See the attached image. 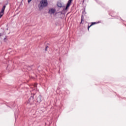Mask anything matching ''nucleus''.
<instances>
[{
    "label": "nucleus",
    "mask_w": 126,
    "mask_h": 126,
    "mask_svg": "<svg viewBox=\"0 0 126 126\" xmlns=\"http://www.w3.org/2000/svg\"><path fill=\"white\" fill-rule=\"evenodd\" d=\"M40 5L39 8L46 7L48 5V1L47 0H42L40 2Z\"/></svg>",
    "instance_id": "obj_1"
},
{
    "label": "nucleus",
    "mask_w": 126,
    "mask_h": 126,
    "mask_svg": "<svg viewBox=\"0 0 126 126\" xmlns=\"http://www.w3.org/2000/svg\"><path fill=\"white\" fill-rule=\"evenodd\" d=\"M5 5H4L2 8L1 11L0 12V18H1L3 14H4V10L5 9Z\"/></svg>",
    "instance_id": "obj_2"
},
{
    "label": "nucleus",
    "mask_w": 126,
    "mask_h": 126,
    "mask_svg": "<svg viewBox=\"0 0 126 126\" xmlns=\"http://www.w3.org/2000/svg\"><path fill=\"white\" fill-rule=\"evenodd\" d=\"M71 1H72V0H68L64 10H67L68 8L70 6V4H71Z\"/></svg>",
    "instance_id": "obj_3"
},
{
    "label": "nucleus",
    "mask_w": 126,
    "mask_h": 126,
    "mask_svg": "<svg viewBox=\"0 0 126 126\" xmlns=\"http://www.w3.org/2000/svg\"><path fill=\"white\" fill-rule=\"evenodd\" d=\"M29 103L31 104L32 105L34 103V100L33 99V97L31 96L29 99Z\"/></svg>",
    "instance_id": "obj_4"
},
{
    "label": "nucleus",
    "mask_w": 126,
    "mask_h": 126,
    "mask_svg": "<svg viewBox=\"0 0 126 126\" xmlns=\"http://www.w3.org/2000/svg\"><path fill=\"white\" fill-rule=\"evenodd\" d=\"M55 12H56V9L54 8H51L49 9L48 12L50 14H53V13H54Z\"/></svg>",
    "instance_id": "obj_5"
},
{
    "label": "nucleus",
    "mask_w": 126,
    "mask_h": 126,
    "mask_svg": "<svg viewBox=\"0 0 126 126\" xmlns=\"http://www.w3.org/2000/svg\"><path fill=\"white\" fill-rule=\"evenodd\" d=\"M95 24H97V23L93 22V23H92V24L90 26H89V25H88V31H89V28H90V27H91V26H93V25H95Z\"/></svg>",
    "instance_id": "obj_6"
},
{
    "label": "nucleus",
    "mask_w": 126,
    "mask_h": 126,
    "mask_svg": "<svg viewBox=\"0 0 126 126\" xmlns=\"http://www.w3.org/2000/svg\"><path fill=\"white\" fill-rule=\"evenodd\" d=\"M84 12H83L82 13V17H81V22L80 23V24H83V18H84V17L83 16V14H84Z\"/></svg>",
    "instance_id": "obj_7"
},
{
    "label": "nucleus",
    "mask_w": 126,
    "mask_h": 126,
    "mask_svg": "<svg viewBox=\"0 0 126 126\" xmlns=\"http://www.w3.org/2000/svg\"><path fill=\"white\" fill-rule=\"evenodd\" d=\"M37 102H38L39 103H40V102H41L42 100H41V97H38L37 98Z\"/></svg>",
    "instance_id": "obj_8"
},
{
    "label": "nucleus",
    "mask_w": 126,
    "mask_h": 126,
    "mask_svg": "<svg viewBox=\"0 0 126 126\" xmlns=\"http://www.w3.org/2000/svg\"><path fill=\"white\" fill-rule=\"evenodd\" d=\"M58 6H59V7H62L63 6V5H62V3L59 2L57 4Z\"/></svg>",
    "instance_id": "obj_9"
},
{
    "label": "nucleus",
    "mask_w": 126,
    "mask_h": 126,
    "mask_svg": "<svg viewBox=\"0 0 126 126\" xmlns=\"http://www.w3.org/2000/svg\"><path fill=\"white\" fill-rule=\"evenodd\" d=\"M31 0H28V1L29 3L31 2Z\"/></svg>",
    "instance_id": "obj_10"
},
{
    "label": "nucleus",
    "mask_w": 126,
    "mask_h": 126,
    "mask_svg": "<svg viewBox=\"0 0 126 126\" xmlns=\"http://www.w3.org/2000/svg\"><path fill=\"white\" fill-rule=\"evenodd\" d=\"M48 49V47H46L45 51H47V49Z\"/></svg>",
    "instance_id": "obj_11"
},
{
    "label": "nucleus",
    "mask_w": 126,
    "mask_h": 126,
    "mask_svg": "<svg viewBox=\"0 0 126 126\" xmlns=\"http://www.w3.org/2000/svg\"><path fill=\"white\" fill-rule=\"evenodd\" d=\"M35 87H37V85H34Z\"/></svg>",
    "instance_id": "obj_12"
},
{
    "label": "nucleus",
    "mask_w": 126,
    "mask_h": 126,
    "mask_svg": "<svg viewBox=\"0 0 126 126\" xmlns=\"http://www.w3.org/2000/svg\"><path fill=\"white\" fill-rule=\"evenodd\" d=\"M0 36H1V35H0Z\"/></svg>",
    "instance_id": "obj_13"
}]
</instances>
